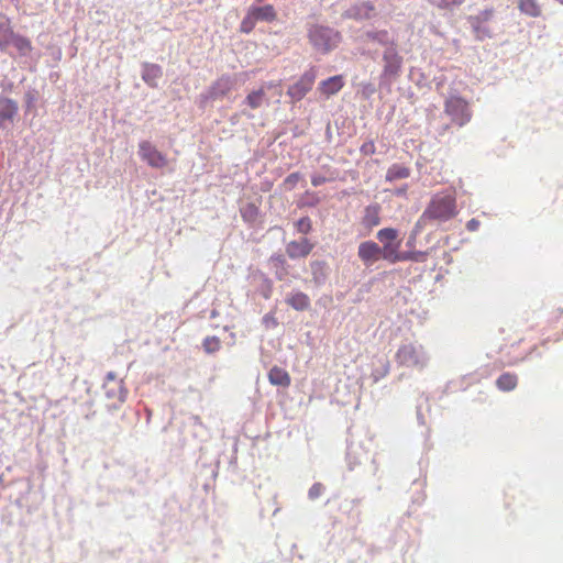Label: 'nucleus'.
<instances>
[{"label": "nucleus", "mask_w": 563, "mask_h": 563, "mask_svg": "<svg viewBox=\"0 0 563 563\" xmlns=\"http://www.w3.org/2000/svg\"><path fill=\"white\" fill-rule=\"evenodd\" d=\"M399 242H396V244L387 243L380 247L373 241H365L358 245L357 255L365 265H371L379 258H384L390 263L417 261L416 254L413 253H399Z\"/></svg>", "instance_id": "obj_1"}, {"label": "nucleus", "mask_w": 563, "mask_h": 563, "mask_svg": "<svg viewBox=\"0 0 563 563\" xmlns=\"http://www.w3.org/2000/svg\"><path fill=\"white\" fill-rule=\"evenodd\" d=\"M456 200L453 195H435L422 213V219L448 221L456 216Z\"/></svg>", "instance_id": "obj_2"}, {"label": "nucleus", "mask_w": 563, "mask_h": 563, "mask_svg": "<svg viewBox=\"0 0 563 563\" xmlns=\"http://www.w3.org/2000/svg\"><path fill=\"white\" fill-rule=\"evenodd\" d=\"M277 20V11L273 4L251 5L240 23V32L251 33L258 22L272 23Z\"/></svg>", "instance_id": "obj_3"}, {"label": "nucleus", "mask_w": 563, "mask_h": 563, "mask_svg": "<svg viewBox=\"0 0 563 563\" xmlns=\"http://www.w3.org/2000/svg\"><path fill=\"white\" fill-rule=\"evenodd\" d=\"M400 366L423 368L427 365V356L422 346L412 343L401 344L395 355Z\"/></svg>", "instance_id": "obj_4"}, {"label": "nucleus", "mask_w": 563, "mask_h": 563, "mask_svg": "<svg viewBox=\"0 0 563 563\" xmlns=\"http://www.w3.org/2000/svg\"><path fill=\"white\" fill-rule=\"evenodd\" d=\"M444 110L452 121L460 126L470 122L472 118L467 101L459 96H451L445 101Z\"/></svg>", "instance_id": "obj_5"}, {"label": "nucleus", "mask_w": 563, "mask_h": 563, "mask_svg": "<svg viewBox=\"0 0 563 563\" xmlns=\"http://www.w3.org/2000/svg\"><path fill=\"white\" fill-rule=\"evenodd\" d=\"M384 68L382 71V79L385 81H391L397 78L401 71L402 57L396 49V44L390 43L383 54Z\"/></svg>", "instance_id": "obj_6"}, {"label": "nucleus", "mask_w": 563, "mask_h": 563, "mask_svg": "<svg viewBox=\"0 0 563 563\" xmlns=\"http://www.w3.org/2000/svg\"><path fill=\"white\" fill-rule=\"evenodd\" d=\"M139 155L141 159L152 168L162 169L168 165L167 155L161 152L150 141L139 143Z\"/></svg>", "instance_id": "obj_7"}, {"label": "nucleus", "mask_w": 563, "mask_h": 563, "mask_svg": "<svg viewBox=\"0 0 563 563\" xmlns=\"http://www.w3.org/2000/svg\"><path fill=\"white\" fill-rule=\"evenodd\" d=\"M317 74L313 69H309L300 76V78L288 87L287 95L294 102H298L312 89Z\"/></svg>", "instance_id": "obj_8"}, {"label": "nucleus", "mask_w": 563, "mask_h": 563, "mask_svg": "<svg viewBox=\"0 0 563 563\" xmlns=\"http://www.w3.org/2000/svg\"><path fill=\"white\" fill-rule=\"evenodd\" d=\"M103 390L106 396L114 401L123 402L126 397V389L122 378H119L115 373L109 372L103 383Z\"/></svg>", "instance_id": "obj_9"}, {"label": "nucleus", "mask_w": 563, "mask_h": 563, "mask_svg": "<svg viewBox=\"0 0 563 563\" xmlns=\"http://www.w3.org/2000/svg\"><path fill=\"white\" fill-rule=\"evenodd\" d=\"M279 85L274 81L265 82L260 88L252 90L244 99V103L252 110H256L269 103L267 98V90L276 88Z\"/></svg>", "instance_id": "obj_10"}, {"label": "nucleus", "mask_w": 563, "mask_h": 563, "mask_svg": "<svg viewBox=\"0 0 563 563\" xmlns=\"http://www.w3.org/2000/svg\"><path fill=\"white\" fill-rule=\"evenodd\" d=\"M19 111L18 102L10 98H0V129L12 123Z\"/></svg>", "instance_id": "obj_11"}, {"label": "nucleus", "mask_w": 563, "mask_h": 563, "mask_svg": "<svg viewBox=\"0 0 563 563\" xmlns=\"http://www.w3.org/2000/svg\"><path fill=\"white\" fill-rule=\"evenodd\" d=\"M313 249V244L306 238L299 241H291L286 245L287 255L295 260L308 256Z\"/></svg>", "instance_id": "obj_12"}, {"label": "nucleus", "mask_w": 563, "mask_h": 563, "mask_svg": "<svg viewBox=\"0 0 563 563\" xmlns=\"http://www.w3.org/2000/svg\"><path fill=\"white\" fill-rule=\"evenodd\" d=\"M344 86L343 76H332L319 84V91L327 98L339 92Z\"/></svg>", "instance_id": "obj_13"}, {"label": "nucleus", "mask_w": 563, "mask_h": 563, "mask_svg": "<svg viewBox=\"0 0 563 563\" xmlns=\"http://www.w3.org/2000/svg\"><path fill=\"white\" fill-rule=\"evenodd\" d=\"M286 303L297 311H305L310 307V298L302 291H294L287 296Z\"/></svg>", "instance_id": "obj_14"}, {"label": "nucleus", "mask_w": 563, "mask_h": 563, "mask_svg": "<svg viewBox=\"0 0 563 563\" xmlns=\"http://www.w3.org/2000/svg\"><path fill=\"white\" fill-rule=\"evenodd\" d=\"M494 15V9H486L479 12L477 15L470 16L468 21L477 34L478 38H482V33L486 35V31L482 30V24L489 21Z\"/></svg>", "instance_id": "obj_15"}, {"label": "nucleus", "mask_w": 563, "mask_h": 563, "mask_svg": "<svg viewBox=\"0 0 563 563\" xmlns=\"http://www.w3.org/2000/svg\"><path fill=\"white\" fill-rule=\"evenodd\" d=\"M268 380L272 385L288 387L291 383V378L288 372L282 367L274 366L268 372Z\"/></svg>", "instance_id": "obj_16"}, {"label": "nucleus", "mask_w": 563, "mask_h": 563, "mask_svg": "<svg viewBox=\"0 0 563 563\" xmlns=\"http://www.w3.org/2000/svg\"><path fill=\"white\" fill-rule=\"evenodd\" d=\"M519 11L531 18H539L542 14V7L538 0H517Z\"/></svg>", "instance_id": "obj_17"}, {"label": "nucleus", "mask_w": 563, "mask_h": 563, "mask_svg": "<svg viewBox=\"0 0 563 563\" xmlns=\"http://www.w3.org/2000/svg\"><path fill=\"white\" fill-rule=\"evenodd\" d=\"M162 76V68L156 64H145L143 66L142 78L151 87L157 86V79Z\"/></svg>", "instance_id": "obj_18"}, {"label": "nucleus", "mask_w": 563, "mask_h": 563, "mask_svg": "<svg viewBox=\"0 0 563 563\" xmlns=\"http://www.w3.org/2000/svg\"><path fill=\"white\" fill-rule=\"evenodd\" d=\"M518 385V376L515 373H504L496 379V386L501 391H511Z\"/></svg>", "instance_id": "obj_19"}, {"label": "nucleus", "mask_w": 563, "mask_h": 563, "mask_svg": "<svg viewBox=\"0 0 563 563\" xmlns=\"http://www.w3.org/2000/svg\"><path fill=\"white\" fill-rule=\"evenodd\" d=\"M380 207L378 205L367 206L365 209V213L363 217V223L367 228H373L379 224L380 222Z\"/></svg>", "instance_id": "obj_20"}, {"label": "nucleus", "mask_w": 563, "mask_h": 563, "mask_svg": "<svg viewBox=\"0 0 563 563\" xmlns=\"http://www.w3.org/2000/svg\"><path fill=\"white\" fill-rule=\"evenodd\" d=\"M410 176V169L400 164L391 165L386 173V180L394 181L397 179H405Z\"/></svg>", "instance_id": "obj_21"}, {"label": "nucleus", "mask_w": 563, "mask_h": 563, "mask_svg": "<svg viewBox=\"0 0 563 563\" xmlns=\"http://www.w3.org/2000/svg\"><path fill=\"white\" fill-rule=\"evenodd\" d=\"M19 34L9 24H0V48L5 49Z\"/></svg>", "instance_id": "obj_22"}, {"label": "nucleus", "mask_w": 563, "mask_h": 563, "mask_svg": "<svg viewBox=\"0 0 563 563\" xmlns=\"http://www.w3.org/2000/svg\"><path fill=\"white\" fill-rule=\"evenodd\" d=\"M11 45L22 56L30 54L33 48L31 41L27 37L20 34L12 41Z\"/></svg>", "instance_id": "obj_23"}, {"label": "nucleus", "mask_w": 563, "mask_h": 563, "mask_svg": "<svg viewBox=\"0 0 563 563\" xmlns=\"http://www.w3.org/2000/svg\"><path fill=\"white\" fill-rule=\"evenodd\" d=\"M398 238V231L393 228H384L377 232V239L385 244H395L394 241Z\"/></svg>", "instance_id": "obj_24"}, {"label": "nucleus", "mask_w": 563, "mask_h": 563, "mask_svg": "<svg viewBox=\"0 0 563 563\" xmlns=\"http://www.w3.org/2000/svg\"><path fill=\"white\" fill-rule=\"evenodd\" d=\"M241 217L246 222H254L258 217V208L254 203H247L241 209Z\"/></svg>", "instance_id": "obj_25"}, {"label": "nucleus", "mask_w": 563, "mask_h": 563, "mask_svg": "<svg viewBox=\"0 0 563 563\" xmlns=\"http://www.w3.org/2000/svg\"><path fill=\"white\" fill-rule=\"evenodd\" d=\"M231 87L232 84L229 77H222L214 82L212 89L216 95L224 96L231 90Z\"/></svg>", "instance_id": "obj_26"}, {"label": "nucleus", "mask_w": 563, "mask_h": 563, "mask_svg": "<svg viewBox=\"0 0 563 563\" xmlns=\"http://www.w3.org/2000/svg\"><path fill=\"white\" fill-rule=\"evenodd\" d=\"M202 345H203L206 353L211 354V353H216L220 350L221 341L217 336H207L203 340Z\"/></svg>", "instance_id": "obj_27"}, {"label": "nucleus", "mask_w": 563, "mask_h": 563, "mask_svg": "<svg viewBox=\"0 0 563 563\" xmlns=\"http://www.w3.org/2000/svg\"><path fill=\"white\" fill-rule=\"evenodd\" d=\"M295 225H296L297 231L302 234L309 233L312 228L311 220L308 217H303V218L299 219L295 223Z\"/></svg>", "instance_id": "obj_28"}, {"label": "nucleus", "mask_w": 563, "mask_h": 563, "mask_svg": "<svg viewBox=\"0 0 563 563\" xmlns=\"http://www.w3.org/2000/svg\"><path fill=\"white\" fill-rule=\"evenodd\" d=\"M300 179H301V176L299 173H292V174L288 175L284 180L285 189L292 190Z\"/></svg>", "instance_id": "obj_29"}, {"label": "nucleus", "mask_w": 563, "mask_h": 563, "mask_svg": "<svg viewBox=\"0 0 563 563\" xmlns=\"http://www.w3.org/2000/svg\"><path fill=\"white\" fill-rule=\"evenodd\" d=\"M387 31H377V32H374V33H369L368 34V37L372 38L373 41H376L380 44H388L387 42Z\"/></svg>", "instance_id": "obj_30"}, {"label": "nucleus", "mask_w": 563, "mask_h": 563, "mask_svg": "<svg viewBox=\"0 0 563 563\" xmlns=\"http://www.w3.org/2000/svg\"><path fill=\"white\" fill-rule=\"evenodd\" d=\"M361 152L368 155V154H374L375 152V144L374 142H366L362 145L361 147Z\"/></svg>", "instance_id": "obj_31"}, {"label": "nucleus", "mask_w": 563, "mask_h": 563, "mask_svg": "<svg viewBox=\"0 0 563 563\" xmlns=\"http://www.w3.org/2000/svg\"><path fill=\"white\" fill-rule=\"evenodd\" d=\"M327 180H328V179H327L324 176H321V175H313V176L311 177V184H312V186H314V187H318V186H320V185H322V184L327 183Z\"/></svg>", "instance_id": "obj_32"}, {"label": "nucleus", "mask_w": 563, "mask_h": 563, "mask_svg": "<svg viewBox=\"0 0 563 563\" xmlns=\"http://www.w3.org/2000/svg\"><path fill=\"white\" fill-rule=\"evenodd\" d=\"M320 490H321V485H320V484H316V485H313V486L310 488V490H309V495H310V497L314 498V497L319 496Z\"/></svg>", "instance_id": "obj_33"}, {"label": "nucleus", "mask_w": 563, "mask_h": 563, "mask_svg": "<svg viewBox=\"0 0 563 563\" xmlns=\"http://www.w3.org/2000/svg\"><path fill=\"white\" fill-rule=\"evenodd\" d=\"M479 225V222L475 219H472L467 222L466 224V228L470 230V231H475Z\"/></svg>", "instance_id": "obj_34"}, {"label": "nucleus", "mask_w": 563, "mask_h": 563, "mask_svg": "<svg viewBox=\"0 0 563 563\" xmlns=\"http://www.w3.org/2000/svg\"><path fill=\"white\" fill-rule=\"evenodd\" d=\"M365 87H366V91H368L371 93L374 91V88L372 87V85H366Z\"/></svg>", "instance_id": "obj_35"}, {"label": "nucleus", "mask_w": 563, "mask_h": 563, "mask_svg": "<svg viewBox=\"0 0 563 563\" xmlns=\"http://www.w3.org/2000/svg\"><path fill=\"white\" fill-rule=\"evenodd\" d=\"M365 87H366V91H368L371 93L374 91V88L372 87V85H366Z\"/></svg>", "instance_id": "obj_36"}, {"label": "nucleus", "mask_w": 563, "mask_h": 563, "mask_svg": "<svg viewBox=\"0 0 563 563\" xmlns=\"http://www.w3.org/2000/svg\"><path fill=\"white\" fill-rule=\"evenodd\" d=\"M407 188H402V189H399L397 190V195H404L406 192Z\"/></svg>", "instance_id": "obj_37"}]
</instances>
